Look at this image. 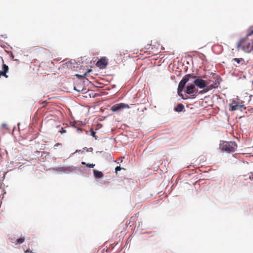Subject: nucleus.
Wrapping results in <instances>:
<instances>
[{
  "mask_svg": "<svg viewBox=\"0 0 253 253\" xmlns=\"http://www.w3.org/2000/svg\"><path fill=\"white\" fill-rule=\"evenodd\" d=\"M58 145H59V143L56 144H55V146H58Z\"/></svg>",
  "mask_w": 253,
  "mask_h": 253,
  "instance_id": "24",
  "label": "nucleus"
},
{
  "mask_svg": "<svg viewBox=\"0 0 253 253\" xmlns=\"http://www.w3.org/2000/svg\"><path fill=\"white\" fill-rule=\"evenodd\" d=\"M130 107L128 104H125V103H120V104H116L113 105L111 108V110L113 112H116L119 110H120L121 109H125V108H129Z\"/></svg>",
  "mask_w": 253,
  "mask_h": 253,
  "instance_id": "5",
  "label": "nucleus"
},
{
  "mask_svg": "<svg viewBox=\"0 0 253 253\" xmlns=\"http://www.w3.org/2000/svg\"><path fill=\"white\" fill-rule=\"evenodd\" d=\"M93 173L94 176L97 178H101L103 176V174L101 171H99L97 170H94Z\"/></svg>",
  "mask_w": 253,
  "mask_h": 253,
  "instance_id": "11",
  "label": "nucleus"
},
{
  "mask_svg": "<svg viewBox=\"0 0 253 253\" xmlns=\"http://www.w3.org/2000/svg\"><path fill=\"white\" fill-rule=\"evenodd\" d=\"M120 54V55H121V56L122 55V53H121V52H120V54Z\"/></svg>",
  "mask_w": 253,
  "mask_h": 253,
  "instance_id": "25",
  "label": "nucleus"
},
{
  "mask_svg": "<svg viewBox=\"0 0 253 253\" xmlns=\"http://www.w3.org/2000/svg\"><path fill=\"white\" fill-rule=\"evenodd\" d=\"M240 46L246 52H250L253 50V42L252 41L243 40L240 42Z\"/></svg>",
  "mask_w": 253,
  "mask_h": 253,
  "instance_id": "2",
  "label": "nucleus"
},
{
  "mask_svg": "<svg viewBox=\"0 0 253 253\" xmlns=\"http://www.w3.org/2000/svg\"><path fill=\"white\" fill-rule=\"evenodd\" d=\"M184 109V106L182 104H178L176 107L175 108V110L177 112H180Z\"/></svg>",
  "mask_w": 253,
  "mask_h": 253,
  "instance_id": "15",
  "label": "nucleus"
},
{
  "mask_svg": "<svg viewBox=\"0 0 253 253\" xmlns=\"http://www.w3.org/2000/svg\"><path fill=\"white\" fill-rule=\"evenodd\" d=\"M209 90V89H203L202 90H201L198 93L199 94H203V93H205L206 92H207Z\"/></svg>",
  "mask_w": 253,
  "mask_h": 253,
  "instance_id": "19",
  "label": "nucleus"
},
{
  "mask_svg": "<svg viewBox=\"0 0 253 253\" xmlns=\"http://www.w3.org/2000/svg\"><path fill=\"white\" fill-rule=\"evenodd\" d=\"M221 149L227 152L231 153L234 152L237 148V145L235 142H223L220 144Z\"/></svg>",
  "mask_w": 253,
  "mask_h": 253,
  "instance_id": "1",
  "label": "nucleus"
},
{
  "mask_svg": "<svg viewBox=\"0 0 253 253\" xmlns=\"http://www.w3.org/2000/svg\"><path fill=\"white\" fill-rule=\"evenodd\" d=\"M190 78H192V79H194V78H196V76L191 75V76L190 77Z\"/></svg>",
  "mask_w": 253,
  "mask_h": 253,
  "instance_id": "22",
  "label": "nucleus"
},
{
  "mask_svg": "<svg viewBox=\"0 0 253 253\" xmlns=\"http://www.w3.org/2000/svg\"><path fill=\"white\" fill-rule=\"evenodd\" d=\"M217 87V85H214L213 84H211L210 85L209 87H208V89L209 90L210 89H211L212 88H216Z\"/></svg>",
  "mask_w": 253,
  "mask_h": 253,
  "instance_id": "17",
  "label": "nucleus"
},
{
  "mask_svg": "<svg viewBox=\"0 0 253 253\" xmlns=\"http://www.w3.org/2000/svg\"><path fill=\"white\" fill-rule=\"evenodd\" d=\"M190 76L191 75L190 74L186 75L179 82L177 88V92L179 95H180V93L183 91L185 84L189 80Z\"/></svg>",
  "mask_w": 253,
  "mask_h": 253,
  "instance_id": "3",
  "label": "nucleus"
},
{
  "mask_svg": "<svg viewBox=\"0 0 253 253\" xmlns=\"http://www.w3.org/2000/svg\"><path fill=\"white\" fill-rule=\"evenodd\" d=\"M229 107L231 111L237 110L241 107V106L237 104L236 102L234 103H230L229 104Z\"/></svg>",
  "mask_w": 253,
  "mask_h": 253,
  "instance_id": "9",
  "label": "nucleus"
},
{
  "mask_svg": "<svg viewBox=\"0 0 253 253\" xmlns=\"http://www.w3.org/2000/svg\"><path fill=\"white\" fill-rule=\"evenodd\" d=\"M194 84L195 85H196L200 88H203L207 85L206 82L204 80L201 79H196L194 81Z\"/></svg>",
  "mask_w": 253,
  "mask_h": 253,
  "instance_id": "7",
  "label": "nucleus"
},
{
  "mask_svg": "<svg viewBox=\"0 0 253 253\" xmlns=\"http://www.w3.org/2000/svg\"><path fill=\"white\" fill-rule=\"evenodd\" d=\"M91 71H92V70L91 69H89L86 72H85L83 75H79V74H76L75 76L76 77H77L78 78H84L85 76H87L88 74Z\"/></svg>",
  "mask_w": 253,
  "mask_h": 253,
  "instance_id": "14",
  "label": "nucleus"
},
{
  "mask_svg": "<svg viewBox=\"0 0 253 253\" xmlns=\"http://www.w3.org/2000/svg\"><path fill=\"white\" fill-rule=\"evenodd\" d=\"M12 240V239H11ZM25 241V239L24 238H19L15 240V241H11V242L15 245L21 244L23 243Z\"/></svg>",
  "mask_w": 253,
  "mask_h": 253,
  "instance_id": "12",
  "label": "nucleus"
},
{
  "mask_svg": "<svg viewBox=\"0 0 253 253\" xmlns=\"http://www.w3.org/2000/svg\"><path fill=\"white\" fill-rule=\"evenodd\" d=\"M232 61L236 62L237 64H241V65L245 64V61L244 59L242 58H234L232 59Z\"/></svg>",
  "mask_w": 253,
  "mask_h": 253,
  "instance_id": "10",
  "label": "nucleus"
},
{
  "mask_svg": "<svg viewBox=\"0 0 253 253\" xmlns=\"http://www.w3.org/2000/svg\"><path fill=\"white\" fill-rule=\"evenodd\" d=\"M107 61L105 57L101 58L99 59L96 64L97 67H99L100 69H104L105 68L107 65Z\"/></svg>",
  "mask_w": 253,
  "mask_h": 253,
  "instance_id": "6",
  "label": "nucleus"
},
{
  "mask_svg": "<svg viewBox=\"0 0 253 253\" xmlns=\"http://www.w3.org/2000/svg\"><path fill=\"white\" fill-rule=\"evenodd\" d=\"M197 89L196 88L195 86L193 84L188 85L186 87L185 92L188 94H190L193 98L197 96Z\"/></svg>",
  "mask_w": 253,
  "mask_h": 253,
  "instance_id": "4",
  "label": "nucleus"
},
{
  "mask_svg": "<svg viewBox=\"0 0 253 253\" xmlns=\"http://www.w3.org/2000/svg\"><path fill=\"white\" fill-rule=\"evenodd\" d=\"M59 132L60 133H61V134H63V133H66V130L63 127H62L61 128V129L60 130H59Z\"/></svg>",
  "mask_w": 253,
  "mask_h": 253,
  "instance_id": "18",
  "label": "nucleus"
},
{
  "mask_svg": "<svg viewBox=\"0 0 253 253\" xmlns=\"http://www.w3.org/2000/svg\"><path fill=\"white\" fill-rule=\"evenodd\" d=\"M82 165H86V164H86V163H85V162H82Z\"/></svg>",
  "mask_w": 253,
  "mask_h": 253,
  "instance_id": "23",
  "label": "nucleus"
},
{
  "mask_svg": "<svg viewBox=\"0 0 253 253\" xmlns=\"http://www.w3.org/2000/svg\"><path fill=\"white\" fill-rule=\"evenodd\" d=\"M2 71H0V77L1 76H4L6 78H7L8 77V76L6 75V73L8 71V67L6 65L3 64L2 66Z\"/></svg>",
  "mask_w": 253,
  "mask_h": 253,
  "instance_id": "8",
  "label": "nucleus"
},
{
  "mask_svg": "<svg viewBox=\"0 0 253 253\" xmlns=\"http://www.w3.org/2000/svg\"><path fill=\"white\" fill-rule=\"evenodd\" d=\"M74 89L77 90L78 92H83L84 93L85 92V90H86V89L84 88V87H83L82 88H81V87L79 86L78 85H77V84H76L74 86Z\"/></svg>",
  "mask_w": 253,
  "mask_h": 253,
  "instance_id": "13",
  "label": "nucleus"
},
{
  "mask_svg": "<svg viewBox=\"0 0 253 253\" xmlns=\"http://www.w3.org/2000/svg\"><path fill=\"white\" fill-rule=\"evenodd\" d=\"M121 168L120 167V166H117L116 168H115V172L116 173H117V172L118 171H120L121 170Z\"/></svg>",
  "mask_w": 253,
  "mask_h": 253,
  "instance_id": "21",
  "label": "nucleus"
},
{
  "mask_svg": "<svg viewBox=\"0 0 253 253\" xmlns=\"http://www.w3.org/2000/svg\"><path fill=\"white\" fill-rule=\"evenodd\" d=\"M91 135L95 138V139H97V136L95 135V132L94 131L93 129L90 130Z\"/></svg>",
  "mask_w": 253,
  "mask_h": 253,
  "instance_id": "16",
  "label": "nucleus"
},
{
  "mask_svg": "<svg viewBox=\"0 0 253 253\" xmlns=\"http://www.w3.org/2000/svg\"><path fill=\"white\" fill-rule=\"evenodd\" d=\"M86 166L89 168H93L95 166L94 164L88 163L86 164Z\"/></svg>",
  "mask_w": 253,
  "mask_h": 253,
  "instance_id": "20",
  "label": "nucleus"
}]
</instances>
